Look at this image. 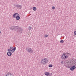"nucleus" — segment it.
<instances>
[{
    "label": "nucleus",
    "mask_w": 76,
    "mask_h": 76,
    "mask_svg": "<svg viewBox=\"0 0 76 76\" xmlns=\"http://www.w3.org/2000/svg\"><path fill=\"white\" fill-rule=\"evenodd\" d=\"M76 66H72V67H71L70 68V70L71 71H73L75 69H76Z\"/></svg>",
    "instance_id": "nucleus-8"
},
{
    "label": "nucleus",
    "mask_w": 76,
    "mask_h": 76,
    "mask_svg": "<svg viewBox=\"0 0 76 76\" xmlns=\"http://www.w3.org/2000/svg\"><path fill=\"white\" fill-rule=\"evenodd\" d=\"M52 73H49V76H52Z\"/></svg>",
    "instance_id": "nucleus-17"
},
{
    "label": "nucleus",
    "mask_w": 76,
    "mask_h": 76,
    "mask_svg": "<svg viewBox=\"0 0 76 76\" xmlns=\"http://www.w3.org/2000/svg\"><path fill=\"white\" fill-rule=\"evenodd\" d=\"M11 51H12V50L11 49H8V52H10Z\"/></svg>",
    "instance_id": "nucleus-18"
},
{
    "label": "nucleus",
    "mask_w": 76,
    "mask_h": 76,
    "mask_svg": "<svg viewBox=\"0 0 76 76\" xmlns=\"http://www.w3.org/2000/svg\"><path fill=\"white\" fill-rule=\"evenodd\" d=\"M45 75L46 76H49V72H46L45 73Z\"/></svg>",
    "instance_id": "nucleus-13"
},
{
    "label": "nucleus",
    "mask_w": 76,
    "mask_h": 76,
    "mask_svg": "<svg viewBox=\"0 0 76 76\" xmlns=\"http://www.w3.org/2000/svg\"><path fill=\"white\" fill-rule=\"evenodd\" d=\"M14 7H17V9H22V5H20L19 4H14Z\"/></svg>",
    "instance_id": "nucleus-5"
},
{
    "label": "nucleus",
    "mask_w": 76,
    "mask_h": 76,
    "mask_svg": "<svg viewBox=\"0 0 76 76\" xmlns=\"http://www.w3.org/2000/svg\"><path fill=\"white\" fill-rule=\"evenodd\" d=\"M33 10H34V11H36V10H37V8L35 7H33Z\"/></svg>",
    "instance_id": "nucleus-12"
},
{
    "label": "nucleus",
    "mask_w": 76,
    "mask_h": 76,
    "mask_svg": "<svg viewBox=\"0 0 76 76\" xmlns=\"http://www.w3.org/2000/svg\"><path fill=\"white\" fill-rule=\"evenodd\" d=\"M16 47H15L14 48H13L12 50H11V52L12 53H14L15 51V50H16Z\"/></svg>",
    "instance_id": "nucleus-9"
},
{
    "label": "nucleus",
    "mask_w": 76,
    "mask_h": 76,
    "mask_svg": "<svg viewBox=\"0 0 76 76\" xmlns=\"http://www.w3.org/2000/svg\"><path fill=\"white\" fill-rule=\"evenodd\" d=\"M74 35H76V31H74Z\"/></svg>",
    "instance_id": "nucleus-20"
},
{
    "label": "nucleus",
    "mask_w": 76,
    "mask_h": 76,
    "mask_svg": "<svg viewBox=\"0 0 76 76\" xmlns=\"http://www.w3.org/2000/svg\"><path fill=\"white\" fill-rule=\"evenodd\" d=\"M63 61H61V64H63Z\"/></svg>",
    "instance_id": "nucleus-23"
},
{
    "label": "nucleus",
    "mask_w": 76,
    "mask_h": 76,
    "mask_svg": "<svg viewBox=\"0 0 76 76\" xmlns=\"http://www.w3.org/2000/svg\"><path fill=\"white\" fill-rule=\"evenodd\" d=\"M26 49L27 51L28 52V53H33L34 51V50H32V49H31V48H26Z\"/></svg>",
    "instance_id": "nucleus-4"
},
{
    "label": "nucleus",
    "mask_w": 76,
    "mask_h": 76,
    "mask_svg": "<svg viewBox=\"0 0 76 76\" xmlns=\"http://www.w3.org/2000/svg\"><path fill=\"white\" fill-rule=\"evenodd\" d=\"M10 49H12V48H13V47H10Z\"/></svg>",
    "instance_id": "nucleus-22"
},
{
    "label": "nucleus",
    "mask_w": 76,
    "mask_h": 76,
    "mask_svg": "<svg viewBox=\"0 0 76 76\" xmlns=\"http://www.w3.org/2000/svg\"><path fill=\"white\" fill-rule=\"evenodd\" d=\"M48 63V60L46 58L43 59L40 61V63L44 66L47 64Z\"/></svg>",
    "instance_id": "nucleus-3"
},
{
    "label": "nucleus",
    "mask_w": 76,
    "mask_h": 76,
    "mask_svg": "<svg viewBox=\"0 0 76 76\" xmlns=\"http://www.w3.org/2000/svg\"><path fill=\"white\" fill-rule=\"evenodd\" d=\"M71 62L73 63L74 66H76V59H72V60H71Z\"/></svg>",
    "instance_id": "nucleus-6"
},
{
    "label": "nucleus",
    "mask_w": 76,
    "mask_h": 76,
    "mask_svg": "<svg viewBox=\"0 0 76 76\" xmlns=\"http://www.w3.org/2000/svg\"><path fill=\"white\" fill-rule=\"evenodd\" d=\"M48 35L46 34L45 35V37H48Z\"/></svg>",
    "instance_id": "nucleus-21"
},
{
    "label": "nucleus",
    "mask_w": 76,
    "mask_h": 76,
    "mask_svg": "<svg viewBox=\"0 0 76 76\" xmlns=\"http://www.w3.org/2000/svg\"><path fill=\"white\" fill-rule=\"evenodd\" d=\"M1 31L0 30V34H1Z\"/></svg>",
    "instance_id": "nucleus-25"
},
{
    "label": "nucleus",
    "mask_w": 76,
    "mask_h": 76,
    "mask_svg": "<svg viewBox=\"0 0 76 76\" xmlns=\"http://www.w3.org/2000/svg\"><path fill=\"white\" fill-rule=\"evenodd\" d=\"M49 67H53V65L52 64H50L49 66Z\"/></svg>",
    "instance_id": "nucleus-16"
},
{
    "label": "nucleus",
    "mask_w": 76,
    "mask_h": 76,
    "mask_svg": "<svg viewBox=\"0 0 76 76\" xmlns=\"http://www.w3.org/2000/svg\"><path fill=\"white\" fill-rule=\"evenodd\" d=\"M60 42L61 44H63V43L64 42V41L63 40H61L60 41Z\"/></svg>",
    "instance_id": "nucleus-14"
},
{
    "label": "nucleus",
    "mask_w": 76,
    "mask_h": 76,
    "mask_svg": "<svg viewBox=\"0 0 76 76\" xmlns=\"http://www.w3.org/2000/svg\"><path fill=\"white\" fill-rule=\"evenodd\" d=\"M18 16H19V14L18 13H15L13 15V18H16Z\"/></svg>",
    "instance_id": "nucleus-7"
},
{
    "label": "nucleus",
    "mask_w": 76,
    "mask_h": 76,
    "mask_svg": "<svg viewBox=\"0 0 76 76\" xmlns=\"http://www.w3.org/2000/svg\"><path fill=\"white\" fill-rule=\"evenodd\" d=\"M10 29L12 31H16L18 29V32L19 34H22V31H23V29L21 27H19L18 26H13L10 27Z\"/></svg>",
    "instance_id": "nucleus-1"
},
{
    "label": "nucleus",
    "mask_w": 76,
    "mask_h": 76,
    "mask_svg": "<svg viewBox=\"0 0 76 76\" xmlns=\"http://www.w3.org/2000/svg\"><path fill=\"white\" fill-rule=\"evenodd\" d=\"M7 54L8 56H12V53L10 52H8L7 53Z\"/></svg>",
    "instance_id": "nucleus-10"
},
{
    "label": "nucleus",
    "mask_w": 76,
    "mask_h": 76,
    "mask_svg": "<svg viewBox=\"0 0 76 76\" xmlns=\"http://www.w3.org/2000/svg\"><path fill=\"white\" fill-rule=\"evenodd\" d=\"M52 8L53 10H54L55 9V7H52Z\"/></svg>",
    "instance_id": "nucleus-19"
},
{
    "label": "nucleus",
    "mask_w": 76,
    "mask_h": 76,
    "mask_svg": "<svg viewBox=\"0 0 76 76\" xmlns=\"http://www.w3.org/2000/svg\"><path fill=\"white\" fill-rule=\"evenodd\" d=\"M28 28L29 30H31V29H32V27L30 26L28 27Z\"/></svg>",
    "instance_id": "nucleus-15"
},
{
    "label": "nucleus",
    "mask_w": 76,
    "mask_h": 76,
    "mask_svg": "<svg viewBox=\"0 0 76 76\" xmlns=\"http://www.w3.org/2000/svg\"><path fill=\"white\" fill-rule=\"evenodd\" d=\"M16 20H19L20 19V16H17L16 18Z\"/></svg>",
    "instance_id": "nucleus-11"
},
{
    "label": "nucleus",
    "mask_w": 76,
    "mask_h": 76,
    "mask_svg": "<svg viewBox=\"0 0 76 76\" xmlns=\"http://www.w3.org/2000/svg\"><path fill=\"white\" fill-rule=\"evenodd\" d=\"M65 66H66V67H69V66H67V65H65Z\"/></svg>",
    "instance_id": "nucleus-24"
},
{
    "label": "nucleus",
    "mask_w": 76,
    "mask_h": 76,
    "mask_svg": "<svg viewBox=\"0 0 76 76\" xmlns=\"http://www.w3.org/2000/svg\"><path fill=\"white\" fill-rule=\"evenodd\" d=\"M69 55H70V53H66L62 55L61 58L62 60H65V59L68 58Z\"/></svg>",
    "instance_id": "nucleus-2"
}]
</instances>
